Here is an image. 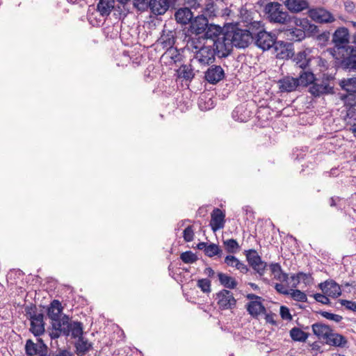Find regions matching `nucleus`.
I'll use <instances>...</instances> for the list:
<instances>
[{
    "label": "nucleus",
    "instance_id": "nucleus-55",
    "mask_svg": "<svg viewBox=\"0 0 356 356\" xmlns=\"http://www.w3.org/2000/svg\"><path fill=\"white\" fill-rule=\"evenodd\" d=\"M339 302L341 305L346 307L347 309L356 312V302L343 299L339 300Z\"/></svg>",
    "mask_w": 356,
    "mask_h": 356
},
{
    "label": "nucleus",
    "instance_id": "nucleus-7",
    "mask_svg": "<svg viewBox=\"0 0 356 356\" xmlns=\"http://www.w3.org/2000/svg\"><path fill=\"white\" fill-rule=\"evenodd\" d=\"M215 49L216 54L219 58H225L228 57L232 52L233 45L229 41L228 36L225 35V31L222 36L216 38L211 45Z\"/></svg>",
    "mask_w": 356,
    "mask_h": 356
},
{
    "label": "nucleus",
    "instance_id": "nucleus-20",
    "mask_svg": "<svg viewBox=\"0 0 356 356\" xmlns=\"http://www.w3.org/2000/svg\"><path fill=\"white\" fill-rule=\"evenodd\" d=\"M309 92L315 97H318L324 95L333 94L334 92V88L323 81L321 83H318L316 81H314L309 87Z\"/></svg>",
    "mask_w": 356,
    "mask_h": 356
},
{
    "label": "nucleus",
    "instance_id": "nucleus-13",
    "mask_svg": "<svg viewBox=\"0 0 356 356\" xmlns=\"http://www.w3.org/2000/svg\"><path fill=\"white\" fill-rule=\"evenodd\" d=\"M209 24V19L204 14L198 15L195 17H193L191 23L189 24V27L188 29V32L195 34V35H199L202 34L204 31H205L207 26Z\"/></svg>",
    "mask_w": 356,
    "mask_h": 356
},
{
    "label": "nucleus",
    "instance_id": "nucleus-35",
    "mask_svg": "<svg viewBox=\"0 0 356 356\" xmlns=\"http://www.w3.org/2000/svg\"><path fill=\"white\" fill-rule=\"evenodd\" d=\"M271 273L274 276V279L281 282H287L289 280V275L284 273L279 263H272L270 266Z\"/></svg>",
    "mask_w": 356,
    "mask_h": 356
},
{
    "label": "nucleus",
    "instance_id": "nucleus-57",
    "mask_svg": "<svg viewBox=\"0 0 356 356\" xmlns=\"http://www.w3.org/2000/svg\"><path fill=\"white\" fill-rule=\"evenodd\" d=\"M298 275H300V280H302V282L305 284H309L310 283L312 282L313 278L310 273H305L303 272H299Z\"/></svg>",
    "mask_w": 356,
    "mask_h": 356
},
{
    "label": "nucleus",
    "instance_id": "nucleus-41",
    "mask_svg": "<svg viewBox=\"0 0 356 356\" xmlns=\"http://www.w3.org/2000/svg\"><path fill=\"white\" fill-rule=\"evenodd\" d=\"M161 38L163 40L161 42L163 47L168 49L172 48L176 42V38L172 31H168L166 34L162 35Z\"/></svg>",
    "mask_w": 356,
    "mask_h": 356
},
{
    "label": "nucleus",
    "instance_id": "nucleus-2",
    "mask_svg": "<svg viewBox=\"0 0 356 356\" xmlns=\"http://www.w3.org/2000/svg\"><path fill=\"white\" fill-rule=\"evenodd\" d=\"M83 323L80 321H73L68 315L63 314L58 317L56 321L51 322L48 327L49 335L51 339H56L60 336H71L73 339L81 334Z\"/></svg>",
    "mask_w": 356,
    "mask_h": 356
},
{
    "label": "nucleus",
    "instance_id": "nucleus-4",
    "mask_svg": "<svg viewBox=\"0 0 356 356\" xmlns=\"http://www.w3.org/2000/svg\"><path fill=\"white\" fill-rule=\"evenodd\" d=\"M264 13L270 22L282 24L293 23L295 16L290 15L287 11H284L282 6L278 2H269L266 4Z\"/></svg>",
    "mask_w": 356,
    "mask_h": 356
},
{
    "label": "nucleus",
    "instance_id": "nucleus-21",
    "mask_svg": "<svg viewBox=\"0 0 356 356\" xmlns=\"http://www.w3.org/2000/svg\"><path fill=\"white\" fill-rule=\"evenodd\" d=\"M298 82V87L306 88L313 83L314 81H317L314 74L312 72L311 68L302 70L298 77L296 78Z\"/></svg>",
    "mask_w": 356,
    "mask_h": 356
},
{
    "label": "nucleus",
    "instance_id": "nucleus-30",
    "mask_svg": "<svg viewBox=\"0 0 356 356\" xmlns=\"http://www.w3.org/2000/svg\"><path fill=\"white\" fill-rule=\"evenodd\" d=\"M83 328L81 334L76 337L78 341L75 343L76 353L79 356L84 355L92 348V343H89L87 339L83 337Z\"/></svg>",
    "mask_w": 356,
    "mask_h": 356
},
{
    "label": "nucleus",
    "instance_id": "nucleus-6",
    "mask_svg": "<svg viewBox=\"0 0 356 356\" xmlns=\"http://www.w3.org/2000/svg\"><path fill=\"white\" fill-rule=\"evenodd\" d=\"M215 300L220 310L233 309L236 307V300L233 293L228 289H221L215 294Z\"/></svg>",
    "mask_w": 356,
    "mask_h": 356
},
{
    "label": "nucleus",
    "instance_id": "nucleus-40",
    "mask_svg": "<svg viewBox=\"0 0 356 356\" xmlns=\"http://www.w3.org/2000/svg\"><path fill=\"white\" fill-rule=\"evenodd\" d=\"M179 76L186 81H191L195 74L191 65H182L179 70Z\"/></svg>",
    "mask_w": 356,
    "mask_h": 356
},
{
    "label": "nucleus",
    "instance_id": "nucleus-11",
    "mask_svg": "<svg viewBox=\"0 0 356 356\" xmlns=\"http://www.w3.org/2000/svg\"><path fill=\"white\" fill-rule=\"evenodd\" d=\"M312 49L311 48H305L296 54L294 53V56H293L291 59L298 67L302 70H307L310 68L311 63L315 58L312 55Z\"/></svg>",
    "mask_w": 356,
    "mask_h": 356
},
{
    "label": "nucleus",
    "instance_id": "nucleus-46",
    "mask_svg": "<svg viewBox=\"0 0 356 356\" xmlns=\"http://www.w3.org/2000/svg\"><path fill=\"white\" fill-rule=\"evenodd\" d=\"M289 295H291V298L296 301L302 302H307L306 294L299 289H291Z\"/></svg>",
    "mask_w": 356,
    "mask_h": 356
},
{
    "label": "nucleus",
    "instance_id": "nucleus-26",
    "mask_svg": "<svg viewBox=\"0 0 356 356\" xmlns=\"http://www.w3.org/2000/svg\"><path fill=\"white\" fill-rule=\"evenodd\" d=\"M293 24L294 26H299L302 28L305 32L315 35L319 33L318 26L312 23L307 18L294 17Z\"/></svg>",
    "mask_w": 356,
    "mask_h": 356
},
{
    "label": "nucleus",
    "instance_id": "nucleus-45",
    "mask_svg": "<svg viewBox=\"0 0 356 356\" xmlns=\"http://www.w3.org/2000/svg\"><path fill=\"white\" fill-rule=\"evenodd\" d=\"M197 286L204 293L211 291V282L207 278L199 279L197 282Z\"/></svg>",
    "mask_w": 356,
    "mask_h": 356
},
{
    "label": "nucleus",
    "instance_id": "nucleus-28",
    "mask_svg": "<svg viewBox=\"0 0 356 356\" xmlns=\"http://www.w3.org/2000/svg\"><path fill=\"white\" fill-rule=\"evenodd\" d=\"M284 5L293 13H300L309 8V3L307 0H286Z\"/></svg>",
    "mask_w": 356,
    "mask_h": 356
},
{
    "label": "nucleus",
    "instance_id": "nucleus-12",
    "mask_svg": "<svg viewBox=\"0 0 356 356\" xmlns=\"http://www.w3.org/2000/svg\"><path fill=\"white\" fill-rule=\"evenodd\" d=\"M273 48L278 59L289 60L294 56L293 44L291 42L277 40Z\"/></svg>",
    "mask_w": 356,
    "mask_h": 356
},
{
    "label": "nucleus",
    "instance_id": "nucleus-24",
    "mask_svg": "<svg viewBox=\"0 0 356 356\" xmlns=\"http://www.w3.org/2000/svg\"><path fill=\"white\" fill-rule=\"evenodd\" d=\"M194 17L193 13L188 8H180L175 13V18L178 24L186 25L191 23Z\"/></svg>",
    "mask_w": 356,
    "mask_h": 356
},
{
    "label": "nucleus",
    "instance_id": "nucleus-9",
    "mask_svg": "<svg viewBox=\"0 0 356 356\" xmlns=\"http://www.w3.org/2000/svg\"><path fill=\"white\" fill-rule=\"evenodd\" d=\"M245 254L250 266H251L259 276H263L268 267L267 263L261 259L257 252L254 249L245 250Z\"/></svg>",
    "mask_w": 356,
    "mask_h": 356
},
{
    "label": "nucleus",
    "instance_id": "nucleus-36",
    "mask_svg": "<svg viewBox=\"0 0 356 356\" xmlns=\"http://www.w3.org/2000/svg\"><path fill=\"white\" fill-rule=\"evenodd\" d=\"M250 113L243 106L240 105L234 108L232 116L236 121L246 122L250 117Z\"/></svg>",
    "mask_w": 356,
    "mask_h": 356
},
{
    "label": "nucleus",
    "instance_id": "nucleus-14",
    "mask_svg": "<svg viewBox=\"0 0 356 356\" xmlns=\"http://www.w3.org/2000/svg\"><path fill=\"white\" fill-rule=\"evenodd\" d=\"M177 0H149L151 12L156 15H161L170 8H175Z\"/></svg>",
    "mask_w": 356,
    "mask_h": 356
},
{
    "label": "nucleus",
    "instance_id": "nucleus-34",
    "mask_svg": "<svg viewBox=\"0 0 356 356\" xmlns=\"http://www.w3.org/2000/svg\"><path fill=\"white\" fill-rule=\"evenodd\" d=\"M114 0H99L97 10L102 17L108 16L114 8Z\"/></svg>",
    "mask_w": 356,
    "mask_h": 356
},
{
    "label": "nucleus",
    "instance_id": "nucleus-39",
    "mask_svg": "<svg viewBox=\"0 0 356 356\" xmlns=\"http://www.w3.org/2000/svg\"><path fill=\"white\" fill-rule=\"evenodd\" d=\"M204 253L209 257H213L214 256L221 257L222 255V250L218 245L211 243L207 245Z\"/></svg>",
    "mask_w": 356,
    "mask_h": 356
},
{
    "label": "nucleus",
    "instance_id": "nucleus-37",
    "mask_svg": "<svg viewBox=\"0 0 356 356\" xmlns=\"http://www.w3.org/2000/svg\"><path fill=\"white\" fill-rule=\"evenodd\" d=\"M291 26H289V24H286L287 26V30L289 31V34L291 38V40L294 41H301L306 37V33L302 28L298 29V26H294L293 24H291Z\"/></svg>",
    "mask_w": 356,
    "mask_h": 356
},
{
    "label": "nucleus",
    "instance_id": "nucleus-49",
    "mask_svg": "<svg viewBox=\"0 0 356 356\" xmlns=\"http://www.w3.org/2000/svg\"><path fill=\"white\" fill-rule=\"evenodd\" d=\"M316 313L321 314L323 317H324L327 319L334 321L337 323H339L343 319V317L340 315L330 313V312H325V311L320 310V311L316 312Z\"/></svg>",
    "mask_w": 356,
    "mask_h": 356
},
{
    "label": "nucleus",
    "instance_id": "nucleus-43",
    "mask_svg": "<svg viewBox=\"0 0 356 356\" xmlns=\"http://www.w3.org/2000/svg\"><path fill=\"white\" fill-rule=\"evenodd\" d=\"M223 244L225 245V250L227 252L234 254L236 253L238 249L240 248V246L236 241V240L234 238L227 239L226 241H223Z\"/></svg>",
    "mask_w": 356,
    "mask_h": 356
},
{
    "label": "nucleus",
    "instance_id": "nucleus-42",
    "mask_svg": "<svg viewBox=\"0 0 356 356\" xmlns=\"http://www.w3.org/2000/svg\"><path fill=\"white\" fill-rule=\"evenodd\" d=\"M208 2L206 4L204 8H203L202 14H204L205 16L212 18L216 16L217 13V6L213 2V1H207Z\"/></svg>",
    "mask_w": 356,
    "mask_h": 356
},
{
    "label": "nucleus",
    "instance_id": "nucleus-61",
    "mask_svg": "<svg viewBox=\"0 0 356 356\" xmlns=\"http://www.w3.org/2000/svg\"><path fill=\"white\" fill-rule=\"evenodd\" d=\"M330 31H323V33L318 35L317 38L319 41L323 42V43H325L328 42L330 39Z\"/></svg>",
    "mask_w": 356,
    "mask_h": 356
},
{
    "label": "nucleus",
    "instance_id": "nucleus-19",
    "mask_svg": "<svg viewBox=\"0 0 356 356\" xmlns=\"http://www.w3.org/2000/svg\"><path fill=\"white\" fill-rule=\"evenodd\" d=\"M225 223V213L218 208H214L211 213L209 225L213 232L222 229Z\"/></svg>",
    "mask_w": 356,
    "mask_h": 356
},
{
    "label": "nucleus",
    "instance_id": "nucleus-56",
    "mask_svg": "<svg viewBox=\"0 0 356 356\" xmlns=\"http://www.w3.org/2000/svg\"><path fill=\"white\" fill-rule=\"evenodd\" d=\"M280 314L281 316V318L284 320L287 321H291L292 320V316L290 313L289 309L286 306H281Z\"/></svg>",
    "mask_w": 356,
    "mask_h": 356
},
{
    "label": "nucleus",
    "instance_id": "nucleus-62",
    "mask_svg": "<svg viewBox=\"0 0 356 356\" xmlns=\"http://www.w3.org/2000/svg\"><path fill=\"white\" fill-rule=\"evenodd\" d=\"M344 7L345 10L348 13H353L355 9V5L353 1L350 0H347L344 1Z\"/></svg>",
    "mask_w": 356,
    "mask_h": 356
},
{
    "label": "nucleus",
    "instance_id": "nucleus-48",
    "mask_svg": "<svg viewBox=\"0 0 356 356\" xmlns=\"http://www.w3.org/2000/svg\"><path fill=\"white\" fill-rule=\"evenodd\" d=\"M240 18L241 22L245 24H249V22H252L253 21V17H252V12L249 11L246 8H241L240 10Z\"/></svg>",
    "mask_w": 356,
    "mask_h": 356
},
{
    "label": "nucleus",
    "instance_id": "nucleus-54",
    "mask_svg": "<svg viewBox=\"0 0 356 356\" xmlns=\"http://www.w3.org/2000/svg\"><path fill=\"white\" fill-rule=\"evenodd\" d=\"M184 5L186 6L185 8H188L191 10V9L196 10L202 7L200 0H184Z\"/></svg>",
    "mask_w": 356,
    "mask_h": 356
},
{
    "label": "nucleus",
    "instance_id": "nucleus-44",
    "mask_svg": "<svg viewBox=\"0 0 356 356\" xmlns=\"http://www.w3.org/2000/svg\"><path fill=\"white\" fill-rule=\"evenodd\" d=\"M180 259L185 264H193L197 259V256L191 250H187L180 254Z\"/></svg>",
    "mask_w": 356,
    "mask_h": 356
},
{
    "label": "nucleus",
    "instance_id": "nucleus-15",
    "mask_svg": "<svg viewBox=\"0 0 356 356\" xmlns=\"http://www.w3.org/2000/svg\"><path fill=\"white\" fill-rule=\"evenodd\" d=\"M225 76L224 70L220 65H212L204 72V79L208 83L216 85Z\"/></svg>",
    "mask_w": 356,
    "mask_h": 356
},
{
    "label": "nucleus",
    "instance_id": "nucleus-16",
    "mask_svg": "<svg viewBox=\"0 0 356 356\" xmlns=\"http://www.w3.org/2000/svg\"><path fill=\"white\" fill-rule=\"evenodd\" d=\"M319 289L326 296L336 298L341 295V289L340 285L334 280L329 279L318 284Z\"/></svg>",
    "mask_w": 356,
    "mask_h": 356
},
{
    "label": "nucleus",
    "instance_id": "nucleus-53",
    "mask_svg": "<svg viewBox=\"0 0 356 356\" xmlns=\"http://www.w3.org/2000/svg\"><path fill=\"white\" fill-rule=\"evenodd\" d=\"M328 297L329 296H326L323 293V294L317 293L314 295V298L317 302H321L323 305H330L331 302H330V299L328 298Z\"/></svg>",
    "mask_w": 356,
    "mask_h": 356
},
{
    "label": "nucleus",
    "instance_id": "nucleus-18",
    "mask_svg": "<svg viewBox=\"0 0 356 356\" xmlns=\"http://www.w3.org/2000/svg\"><path fill=\"white\" fill-rule=\"evenodd\" d=\"M309 16L318 23H329L334 21V17L329 11L323 8L310 9Z\"/></svg>",
    "mask_w": 356,
    "mask_h": 356
},
{
    "label": "nucleus",
    "instance_id": "nucleus-3",
    "mask_svg": "<svg viewBox=\"0 0 356 356\" xmlns=\"http://www.w3.org/2000/svg\"><path fill=\"white\" fill-rule=\"evenodd\" d=\"M225 35L228 36L233 47L245 49L252 42L251 33L248 30L239 27L238 23L225 24Z\"/></svg>",
    "mask_w": 356,
    "mask_h": 356
},
{
    "label": "nucleus",
    "instance_id": "nucleus-64",
    "mask_svg": "<svg viewBox=\"0 0 356 356\" xmlns=\"http://www.w3.org/2000/svg\"><path fill=\"white\" fill-rule=\"evenodd\" d=\"M291 280L293 282L292 284L293 288H296L299 283L300 282V277L298 275V273L296 274H293L291 276Z\"/></svg>",
    "mask_w": 356,
    "mask_h": 356
},
{
    "label": "nucleus",
    "instance_id": "nucleus-5",
    "mask_svg": "<svg viewBox=\"0 0 356 356\" xmlns=\"http://www.w3.org/2000/svg\"><path fill=\"white\" fill-rule=\"evenodd\" d=\"M37 343L32 339L26 340L25 344V353L27 356H58V351L49 350V347L42 338L37 337Z\"/></svg>",
    "mask_w": 356,
    "mask_h": 356
},
{
    "label": "nucleus",
    "instance_id": "nucleus-1",
    "mask_svg": "<svg viewBox=\"0 0 356 356\" xmlns=\"http://www.w3.org/2000/svg\"><path fill=\"white\" fill-rule=\"evenodd\" d=\"M350 39L348 28H337L332 38L334 46L327 48V51L334 58L337 67L351 72H356V47L349 44Z\"/></svg>",
    "mask_w": 356,
    "mask_h": 356
},
{
    "label": "nucleus",
    "instance_id": "nucleus-52",
    "mask_svg": "<svg viewBox=\"0 0 356 356\" xmlns=\"http://www.w3.org/2000/svg\"><path fill=\"white\" fill-rule=\"evenodd\" d=\"M252 301H250L247 303L246 309L248 313L254 318H257L259 315V312L258 310V305H252Z\"/></svg>",
    "mask_w": 356,
    "mask_h": 356
},
{
    "label": "nucleus",
    "instance_id": "nucleus-58",
    "mask_svg": "<svg viewBox=\"0 0 356 356\" xmlns=\"http://www.w3.org/2000/svg\"><path fill=\"white\" fill-rule=\"evenodd\" d=\"M238 259L234 255H227L225 258V264H226L228 266L234 267V264L237 263Z\"/></svg>",
    "mask_w": 356,
    "mask_h": 356
},
{
    "label": "nucleus",
    "instance_id": "nucleus-38",
    "mask_svg": "<svg viewBox=\"0 0 356 356\" xmlns=\"http://www.w3.org/2000/svg\"><path fill=\"white\" fill-rule=\"evenodd\" d=\"M291 339L298 342H305L309 336V333L302 330V328L293 327L289 332Z\"/></svg>",
    "mask_w": 356,
    "mask_h": 356
},
{
    "label": "nucleus",
    "instance_id": "nucleus-17",
    "mask_svg": "<svg viewBox=\"0 0 356 356\" xmlns=\"http://www.w3.org/2000/svg\"><path fill=\"white\" fill-rule=\"evenodd\" d=\"M44 315L42 312H40L38 316H31L30 321L29 331L35 337H40L45 332V322L44 321Z\"/></svg>",
    "mask_w": 356,
    "mask_h": 356
},
{
    "label": "nucleus",
    "instance_id": "nucleus-22",
    "mask_svg": "<svg viewBox=\"0 0 356 356\" xmlns=\"http://www.w3.org/2000/svg\"><path fill=\"white\" fill-rule=\"evenodd\" d=\"M225 32V26L221 27L219 25L214 24L213 23L208 24L207 26L205 31L204 33V39H210L214 42V40L216 38H219L222 36L223 33Z\"/></svg>",
    "mask_w": 356,
    "mask_h": 356
},
{
    "label": "nucleus",
    "instance_id": "nucleus-47",
    "mask_svg": "<svg viewBox=\"0 0 356 356\" xmlns=\"http://www.w3.org/2000/svg\"><path fill=\"white\" fill-rule=\"evenodd\" d=\"M24 311L26 318L30 321H31V316H38L40 314V313L38 312L36 305L33 303H30L29 305H26Z\"/></svg>",
    "mask_w": 356,
    "mask_h": 356
},
{
    "label": "nucleus",
    "instance_id": "nucleus-50",
    "mask_svg": "<svg viewBox=\"0 0 356 356\" xmlns=\"http://www.w3.org/2000/svg\"><path fill=\"white\" fill-rule=\"evenodd\" d=\"M133 4L138 10L145 11L149 8L148 0H134Z\"/></svg>",
    "mask_w": 356,
    "mask_h": 356
},
{
    "label": "nucleus",
    "instance_id": "nucleus-60",
    "mask_svg": "<svg viewBox=\"0 0 356 356\" xmlns=\"http://www.w3.org/2000/svg\"><path fill=\"white\" fill-rule=\"evenodd\" d=\"M275 289L280 294L289 295L290 293V291L285 289L284 285L280 283H276L275 284Z\"/></svg>",
    "mask_w": 356,
    "mask_h": 356
},
{
    "label": "nucleus",
    "instance_id": "nucleus-23",
    "mask_svg": "<svg viewBox=\"0 0 356 356\" xmlns=\"http://www.w3.org/2000/svg\"><path fill=\"white\" fill-rule=\"evenodd\" d=\"M312 332L318 339H323L325 341L326 338L329 336L333 329L328 325L322 322H317L312 325Z\"/></svg>",
    "mask_w": 356,
    "mask_h": 356
},
{
    "label": "nucleus",
    "instance_id": "nucleus-10",
    "mask_svg": "<svg viewBox=\"0 0 356 356\" xmlns=\"http://www.w3.org/2000/svg\"><path fill=\"white\" fill-rule=\"evenodd\" d=\"M277 40V36L275 33L265 30L260 33L252 42L255 46L265 51L273 48Z\"/></svg>",
    "mask_w": 356,
    "mask_h": 356
},
{
    "label": "nucleus",
    "instance_id": "nucleus-29",
    "mask_svg": "<svg viewBox=\"0 0 356 356\" xmlns=\"http://www.w3.org/2000/svg\"><path fill=\"white\" fill-rule=\"evenodd\" d=\"M63 307L58 300H54L51 302L47 309V314L51 322L56 321V318L60 316Z\"/></svg>",
    "mask_w": 356,
    "mask_h": 356
},
{
    "label": "nucleus",
    "instance_id": "nucleus-33",
    "mask_svg": "<svg viewBox=\"0 0 356 356\" xmlns=\"http://www.w3.org/2000/svg\"><path fill=\"white\" fill-rule=\"evenodd\" d=\"M217 276L220 284L223 286L225 289H234L238 285V282L234 277L225 273L218 272Z\"/></svg>",
    "mask_w": 356,
    "mask_h": 356
},
{
    "label": "nucleus",
    "instance_id": "nucleus-51",
    "mask_svg": "<svg viewBox=\"0 0 356 356\" xmlns=\"http://www.w3.org/2000/svg\"><path fill=\"white\" fill-rule=\"evenodd\" d=\"M184 240L186 242H191L194 238V232L191 225L188 226L183 232Z\"/></svg>",
    "mask_w": 356,
    "mask_h": 356
},
{
    "label": "nucleus",
    "instance_id": "nucleus-59",
    "mask_svg": "<svg viewBox=\"0 0 356 356\" xmlns=\"http://www.w3.org/2000/svg\"><path fill=\"white\" fill-rule=\"evenodd\" d=\"M234 267L240 270L242 273H247L249 271V268L247 265L238 260L237 263L234 264Z\"/></svg>",
    "mask_w": 356,
    "mask_h": 356
},
{
    "label": "nucleus",
    "instance_id": "nucleus-25",
    "mask_svg": "<svg viewBox=\"0 0 356 356\" xmlns=\"http://www.w3.org/2000/svg\"><path fill=\"white\" fill-rule=\"evenodd\" d=\"M279 88L281 92H290L297 90L298 82L292 76H284L278 81Z\"/></svg>",
    "mask_w": 356,
    "mask_h": 356
},
{
    "label": "nucleus",
    "instance_id": "nucleus-63",
    "mask_svg": "<svg viewBox=\"0 0 356 356\" xmlns=\"http://www.w3.org/2000/svg\"><path fill=\"white\" fill-rule=\"evenodd\" d=\"M252 305H258V310L259 312V314L261 313L262 314H266V307H264V305L262 304V302H261V300H253L252 302L251 303Z\"/></svg>",
    "mask_w": 356,
    "mask_h": 356
},
{
    "label": "nucleus",
    "instance_id": "nucleus-27",
    "mask_svg": "<svg viewBox=\"0 0 356 356\" xmlns=\"http://www.w3.org/2000/svg\"><path fill=\"white\" fill-rule=\"evenodd\" d=\"M325 343L330 346L344 348L348 343V340L342 334L334 332L332 330L326 338Z\"/></svg>",
    "mask_w": 356,
    "mask_h": 356
},
{
    "label": "nucleus",
    "instance_id": "nucleus-32",
    "mask_svg": "<svg viewBox=\"0 0 356 356\" xmlns=\"http://www.w3.org/2000/svg\"><path fill=\"white\" fill-rule=\"evenodd\" d=\"M340 86L343 90H346L348 93L347 97L350 99V97L353 96L356 97V78H349L347 79H343L340 81Z\"/></svg>",
    "mask_w": 356,
    "mask_h": 356
},
{
    "label": "nucleus",
    "instance_id": "nucleus-31",
    "mask_svg": "<svg viewBox=\"0 0 356 356\" xmlns=\"http://www.w3.org/2000/svg\"><path fill=\"white\" fill-rule=\"evenodd\" d=\"M243 26L245 27V30H248L251 33L252 40L255 39L260 33L266 30L264 24L261 21L253 20L252 22H249V24H245Z\"/></svg>",
    "mask_w": 356,
    "mask_h": 356
},
{
    "label": "nucleus",
    "instance_id": "nucleus-8",
    "mask_svg": "<svg viewBox=\"0 0 356 356\" xmlns=\"http://www.w3.org/2000/svg\"><path fill=\"white\" fill-rule=\"evenodd\" d=\"M197 49L194 58L197 59L200 63L204 65H210L216 61V52L213 47L211 45H203L200 48L197 46H193Z\"/></svg>",
    "mask_w": 356,
    "mask_h": 356
}]
</instances>
